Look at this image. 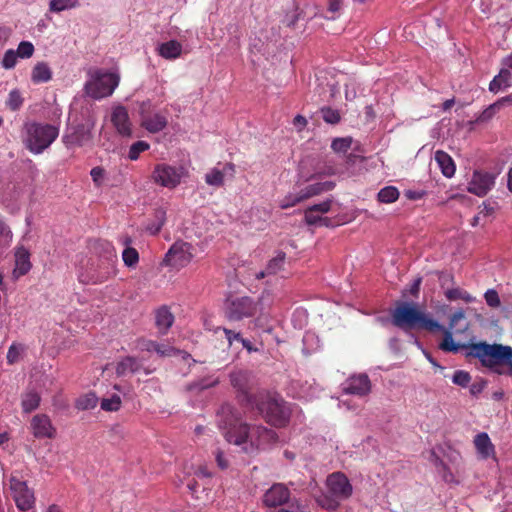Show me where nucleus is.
I'll return each mask as SVG.
<instances>
[{"label": "nucleus", "mask_w": 512, "mask_h": 512, "mask_svg": "<svg viewBox=\"0 0 512 512\" xmlns=\"http://www.w3.org/2000/svg\"><path fill=\"white\" fill-rule=\"evenodd\" d=\"M13 242V232L3 215L0 214V251H4Z\"/></svg>", "instance_id": "obj_31"}, {"label": "nucleus", "mask_w": 512, "mask_h": 512, "mask_svg": "<svg viewBox=\"0 0 512 512\" xmlns=\"http://www.w3.org/2000/svg\"><path fill=\"white\" fill-rule=\"evenodd\" d=\"M167 118L161 113L142 116L141 125L150 133L162 131L167 126Z\"/></svg>", "instance_id": "obj_24"}, {"label": "nucleus", "mask_w": 512, "mask_h": 512, "mask_svg": "<svg viewBox=\"0 0 512 512\" xmlns=\"http://www.w3.org/2000/svg\"><path fill=\"white\" fill-rule=\"evenodd\" d=\"M205 182L209 186L221 187L224 185V172L213 168L205 175Z\"/></svg>", "instance_id": "obj_42"}, {"label": "nucleus", "mask_w": 512, "mask_h": 512, "mask_svg": "<svg viewBox=\"0 0 512 512\" xmlns=\"http://www.w3.org/2000/svg\"><path fill=\"white\" fill-rule=\"evenodd\" d=\"M41 397L38 392L29 390L22 394L21 406L23 412L30 413L36 410L40 405Z\"/></svg>", "instance_id": "obj_30"}, {"label": "nucleus", "mask_w": 512, "mask_h": 512, "mask_svg": "<svg viewBox=\"0 0 512 512\" xmlns=\"http://www.w3.org/2000/svg\"><path fill=\"white\" fill-rule=\"evenodd\" d=\"M343 392L356 396H366L371 392V381L366 374L349 377L343 384Z\"/></svg>", "instance_id": "obj_18"}, {"label": "nucleus", "mask_w": 512, "mask_h": 512, "mask_svg": "<svg viewBox=\"0 0 512 512\" xmlns=\"http://www.w3.org/2000/svg\"><path fill=\"white\" fill-rule=\"evenodd\" d=\"M328 10L332 13H336L341 8V0H328Z\"/></svg>", "instance_id": "obj_63"}, {"label": "nucleus", "mask_w": 512, "mask_h": 512, "mask_svg": "<svg viewBox=\"0 0 512 512\" xmlns=\"http://www.w3.org/2000/svg\"><path fill=\"white\" fill-rule=\"evenodd\" d=\"M352 144V138H336L332 141L331 148L334 152L337 153H346Z\"/></svg>", "instance_id": "obj_49"}, {"label": "nucleus", "mask_w": 512, "mask_h": 512, "mask_svg": "<svg viewBox=\"0 0 512 512\" xmlns=\"http://www.w3.org/2000/svg\"><path fill=\"white\" fill-rule=\"evenodd\" d=\"M90 175H91V178H92L95 186L101 187L102 183H103L104 175H105V170L100 166H96L91 169Z\"/></svg>", "instance_id": "obj_57"}, {"label": "nucleus", "mask_w": 512, "mask_h": 512, "mask_svg": "<svg viewBox=\"0 0 512 512\" xmlns=\"http://www.w3.org/2000/svg\"><path fill=\"white\" fill-rule=\"evenodd\" d=\"M474 445L483 458H488L494 453V446L487 433L482 432L475 436Z\"/></svg>", "instance_id": "obj_28"}, {"label": "nucleus", "mask_w": 512, "mask_h": 512, "mask_svg": "<svg viewBox=\"0 0 512 512\" xmlns=\"http://www.w3.org/2000/svg\"><path fill=\"white\" fill-rule=\"evenodd\" d=\"M291 509L280 508L277 512H305V507L302 505L301 501L294 498L290 503Z\"/></svg>", "instance_id": "obj_60"}, {"label": "nucleus", "mask_w": 512, "mask_h": 512, "mask_svg": "<svg viewBox=\"0 0 512 512\" xmlns=\"http://www.w3.org/2000/svg\"><path fill=\"white\" fill-rule=\"evenodd\" d=\"M320 112L326 123L337 124L341 119L339 112L331 107H323Z\"/></svg>", "instance_id": "obj_52"}, {"label": "nucleus", "mask_w": 512, "mask_h": 512, "mask_svg": "<svg viewBox=\"0 0 512 512\" xmlns=\"http://www.w3.org/2000/svg\"><path fill=\"white\" fill-rule=\"evenodd\" d=\"M12 499L19 511L25 512L35 507L34 490L28 486L22 471L14 470L8 477Z\"/></svg>", "instance_id": "obj_7"}, {"label": "nucleus", "mask_w": 512, "mask_h": 512, "mask_svg": "<svg viewBox=\"0 0 512 512\" xmlns=\"http://www.w3.org/2000/svg\"><path fill=\"white\" fill-rule=\"evenodd\" d=\"M285 259V252L279 251L277 255L268 262L266 266L267 273L273 275L282 270L285 263Z\"/></svg>", "instance_id": "obj_41"}, {"label": "nucleus", "mask_w": 512, "mask_h": 512, "mask_svg": "<svg viewBox=\"0 0 512 512\" xmlns=\"http://www.w3.org/2000/svg\"><path fill=\"white\" fill-rule=\"evenodd\" d=\"M90 80L85 84L86 93L94 99L110 96L119 84V76L101 69L89 71Z\"/></svg>", "instance_id": "obj_8"}, {"label": "nucleus", "mask_w": 512, "mask_h": 512, "mask_svg": "<svg viewBox=\"0 0 512 512\" xmlns=\"http://www.w3.org/2000/svg\"><path fill=\"white\" fill-rule=\"evenodd\" d=\"M18 55L13 49H8L1 60V65L4 69H13L17 64Z\"/></svg>", "instance_id": "obj_51"}, {"label": "nucleus", "mask_w": 512, "mask_h": 512, "mask_svg": "<svg viewBox=\"0 0 512 512\" xmlns=\"http://www.w3.org/2000/svg\"><path fill=\"white\" fill-rule=\"evenodd\" d=\"M52 78V71L47 63L38 62L32 69L31 81L34 84L46 83Z\"/></svg>", "instance_id": "obj_29"}, {"label": "nucleus", "mask_w": 512, "mask_h": 512, "mask_svg": "<svg viewBox=\"0 0 512 512\" xmlns=\"http://www.w3.org/2000/svg\"><path fill=\"white\" fill-rule=\"evenodd\" d=\"M32 268L30 261V252L24 246H17L15 249V267L13 277L18 279L26 275Z\"/></svg>", "instance_id": "obj_20"}, {"label": "nucleus", "mask_w": 512, "mask_h": 512, "mask_svg": "<svg viewBox=\"0 0 512 512\" xmlns=\"http://www.w3.org/2000/svg\"><path fill=\"white\" fill-rule=\"evenodd\" d=\"M487 305L491 308H498L501 305L500 297L495 289H488L484 294Z\"/></svg>", "instance_id": "obj_54"}, {"label": "nucleus", "mask_w": 512, "mask_h": 512, "mask_svg": "<svg viewBox=\"0 0 512 512\" xmlns=\"http://www.w3.org/2000/svg\"><path fill=\"white\" fill-rule=\"evenodd\" d=\"M231 385L238 391L239 401L248 407L254 400L255 394L248 391L249 374L246 371H236L230 374Z\"/></svg>", "instance_id": "obj_17"}, {"label": "nucleus", "mask_w": 512, "mask_h": 512, "mask_svg": "<svg viewBox=\"0 0 512 512\" xmlns=\"http://www.w3.org/2000/svg\"><path fill=\"white\" fill-rule=\"evenodd\" d=\"M305 201L304 197L302 196L301 191L298 192H291L287 194L281 201H280V208L287 209L290 207H293L297 205L298 203Z\"/></svg>", "instance_id": "obj_44"}, {"label": "nucleus", "mask_w": 512, "mask_h": 512, "mask_svg": "<svg viewBox=\"0 0 512 512\" xmlns=\"http://www.w3.org/2000/svg\"><path fill=\"white\" fill-rule=\"evenodd\" d=\"M399 190L394 186H386L382 188L377 195V199L381 203H393L399 198Z\"/></svg>", "instance_id": "obj_37"}, {"label": "nucleus", "mask_w": 512, "mask_h": 512, "mask_svg": "<svg viewBox=\"0 0 512 512\" xmlns=\"http://www.w3.org/2000/svg\"><path fill=\"white\" fill-rule=\"evenodd\" d=\"M200 484L197 479L193 478L189 483L187 484V488L189 489L191 495L195 497L196 499H204L205 497H208L209 490L202 485V488L200 490Z\"/></svg>", "instance_id": "obj_47"}, {"label": "nucleus", "mask_w": 512, "mask_h": 512, "mask_svg": "<svg viewBox=\"0 0 512 512\" xmlns=\"http://www.w3.org/2000/svg\"><path fill=\"white\" fill-rule=\"evenodd\" d=\"M165 215L166 213L163 209L156 210L154 215L155 220L146 226V231L152 235L158 234L165 223Z\"/></svg>", "instance_id": "obj_39"}, {"label": "nucleus", "mask_w": 512, "mask_h": 512, "mask_svg": "<svg viewBox=\"0 0 512 512\" xmlns=\"http://www.w3.org/2000/svg\"><path fill=\"white\" fill-rule=\"evenodd\" d=\"M111 121L119 134L122 136L131 135L129 116L127 110L124 107L119 106L113 110Z\"/></svg>", "instance_id": "obj_21"}, {"label": "nucleus", "mask_w": 512, "mask_h": 512, "mask_svg": "<svg viewBox=\"0 0 512 512\" xmlns=\"http://www.w3.org/2000/svg\"><path fill=\"white\" fill-rule=\"evenodd\" d=\"M158 342L152 340H143L141 349L147 352H156Z\"/></svg>", "instance_id": "obj_62"}, {"label": "nucleus", "mask_w": 512, "mask_h": 512, "mask_svg": "<svg viewBox=\"0 0 512 512\" xmlns=\"http://www.w3.org/2000/svg\"><path fill=\"white\" fill-rule=\"evenodd\" d=\"M335 182L333 181H319L310 183L307 186L300 189L304 200L321 195L325 192L333 190Z\"/></svg>", "instance_id": "obj_23"}, {"label": "nucleus", "mask_w": 512, "mask_h": 512, "mask_svg": "<svg viewBox=\"0 0 512 512\" xmlns=\"http://www.w3.org/2000/svg\"><path fill=\"white\" fill-rule=\"evenodd\" d=\"M25 350H26V347L23 344L16 343V342L12 343L7 352V356H6L7 363L9 365H13V364L17 363L20 360L21 355L24 353Z\"/></svg>", "instance_id": "obj_40"}, {"label": "nucleus", "mask_w": 512, "mask_h": 512, "mask_svg": "<svg viewBox=\"0 0 512 512\" xmlns=\"http://www.w3.org/2000/svg\"><path fill=\"white\" fill-rule=\"evenodd\" d=\"M150 148V144L146 141L139 140L130 146L128 158L135 161L139 158L140 154L147 151Z\"/></svg>", "instance_id": "obj_45"}, {"label": "nucleus", "mask_w": 512, "mask_h": 512, "mask_svg": "<svg viewBox=\"0 0 512 512\" xmlns=\"http://www.w3.org/2000/svg\"><path fill=\"white\" fill-rule=\"evenodd\" d=\"M392 324L404 331L419 328L430 332L442 330L443 325L436 320L429 318L420 311L414 304L401 303L396 306L391 314Z\"/></svg>", "instance_id": "obj_4"}, {"label": "nucleus", "mask_w": 512, "mask_h": 512, "mask_svg": "<svg viewBox=\"0 0 512 512\" xmlns=\"http://www.w3.org/2000/svg\"><path fill=\"white\" fill-rule=\"evenodd\" d=\"M31 430L35 438H54L56 429L46 414H37L31 420Z\"/></svg>", "instance_id": "obj_19"}, {"label": "nucleus", "mask_w": 512, "mask_h": 512, "mask_svg": "<svg viewBox=\"0 0 512 512\" xmlns=\"http://www.w3.org/2000/svg\"><path fill=\"white\" fill-rule=\"evenodd\" d=\"M253 399L247 408L256 409L268 423L276 427H283L288 423L290 413L282 400L266 391L255 393Z\"/></svg>", "instance_id": "obj_5"}, {"label": "nucleus", "mask_w": 512, "mask_h": 512, "mask_svg": "<svg viewBox=\"0 0 512 512\" xmlns=\"http://www.w3.org/2000/svg\"><path fill=\"white\" fill-rule=\"evenodd\" d=\"M469 356L478 358L485 367L498 374L512 375V347L502 344L479 342L469 346Z\"/></svg>", "instance_id": "obj_2"}, {"label": "nucleus", "mask_w": 512, "mask_h": 512, "mask_svg": "<svg viewBox=\"0 0 512 512\" xmlns=\"http://www.w3.org/2000/svg\"><path fill=\"white\" fill-rule=\"evenodd\" d=\"M79 6V0H51L49 10L54 13H60L64 10L74 9Z\"/></svg>", "instance_id": "obj_38"}, {"label": "nucleus", "mask_w": 512, "mask_h": 512, "mask_svg": "<svg viewBox=\"0 0 512 512\" xmlns=\"http://www.w3.org/2000/svg\"><path fill=\"white\" fill-rule=\"evenodd\" d=\"M511 73L507 69H501L499 74L493 78L489 84V90L491 92H498L502 87L510 86Z\"/></svg>", "instance_id": "obj_32"}, {"label": "nucleus", "mask_w": 512, "mask_h": 512, "mask_svg": "<svg viewBox=\"0 0 512 512\" xmlns=\"http://www.w3.org/2000/svg\"><path fill=\"white\" fill-rule=\"evenodd\" d=\"M92 127L85 124H77L69 127L62 137L64 145L70 149L83 147L92 141Z\"/></svg>", "instance_id": "obj_14"}, {"label": "nucleus", "mask_w": 512, "mask_h": 512, "mask_svg": "<svg viewBox=\"0 0 512 512\" xmlns=\"http://www.w3.org/2000/svg\"><path fill=\"white\" fill-rule=\"evenodd\" d=\"M12 34V30L7 26H0V48L4 47V45L9 40Z\"/></svg>", "instance_id": "obj_61"}, {"label": "nucleus", "mask_w": 512, "mask_h": 512, "mask_svg": "<svg viewBox=\"0 0 512 512\" xmlns=\"http://www.w3.org/2000/svg\"><path fill=\"white\" fill-rule=\"evenodd\" d=\"M121 407V398L114 394L110 398H104L101 401V408L105 411H118Z\"/></svg>", "instance_id": "obj_48"}, {"label": "nucleus", "mask_w": 512, "mask_h": 512, "mask_svg": "<svg viewBox=\"0 0 512 512\" xmlns=\"http://www.w3.org/2000/svg\"><path fill=\"white\" fill-rule=\"evenodd\" d=\"M445 296L449 301L463 300L466 303H472L476 300L474 296L461 288L448 289Z\"/></svg>", "instance_id": "obj_35"}, {"label": "nucleus", "mask_w": 512, "mask_h": 512, "mask_svg": "<svg viewBox=\"0 0 512 512\" xmlns=\"http://www.w3.org/2000/svg\"><path fill=\"white\" fill-rule=\"evenodd\" d=\"M495 185V176L489 172L474 171L467 190L478 196L484 197Z\"/></svg>", "instance_id": "obj_16"}, {"label": "nucleus", "mask_w": 512, "mask_h": 512, "mask_svg": "<svg viewBox=\"0 0 512 512\" xmlns=\"http://www.w3.org/2000/svg\"><path fill=\"white\" fill-rule=\"evenodd\" d=\"M465 318V313L462 309L457 310L455 313H453L450 317L449 321V328L447 330H453L455 329L456 332H459L460 330L456 329V326L459 321L463 320Z\"/></svg>", "instance_id": "obj_58"}, {"label": "nucleus", "mask_w": 512, "mask_h": 512, "mask_svg": "<svg viewBox=\"0 0 512 512\" xmlns=\"http://www.w3.org/2000/svg\"><path fill=\"white\" fill-rule=\"evenodd\" d=\"M215 459L218 467L221 468L222 470L227 469L229 467V461L222 450L217 449L215 451Z\"/></svg>", "instance_id": "obj_59"}, {"label": "nucleus", "mask_w": 512, "mask_h": 512, "mask_svg": "<svg viewBox=\"0 0 512 512\" xmlns=\"http://www.w3.org/2000/svg\"><path fill=\"white\" fill-rule=\"evenodd\" d=\"M512 101V97H504L501 100H498L497 102L493 103L489 107H487L478 117L479 122H485L491 119L497 111L503 106L505 102Z\"/></svg>", "instance_id": "obj_36"}, {"label": "nucleus", "mask_w": 512, "mask_h": 512, "mask_svg": "<svg viewBox=\"0 0 512 512\" xmlns=\"http://www.w3.org/2000/svg\"><path fill=\"white\" fill-rule=\"evenodd\" d=\"M219 330H222L224 335H225V338L227 339V342H228V345L229 346H232L233 342L234 341H237V342H242V340L244 339L241 335V333L239 332H235L234 330H230V329H227V328H221V327H218L216 332L219 331Z\"/></svg>", "instance_id": "obj_56"}, {"label": "nucleus", "mask_w": 512, "mask_h": 512, "mask_svg": "<svg viewBox=\"0 0 512 512\" xmlns=\"http://www.w3.org/2000/svg\"><path fill=\"white\" fill-rule=\"evenodd\" d=\"M217 417L218 426L226 441L242 446V450L246 453L251 452L255 446L273 444L278 440L274 430L261 425L250 427L243 422L241 413L231 404H223Z\"/></svg>", "instance_id": "obj_1"}, {"label": "nucleus", "mask_w": 512, "mask_h": 512, "mask_svg": "<svg viewBox=\"0 0 512 512\" xmlns=\"http://www.w3.org/2000/svg\"><path fill=\"white\" fill-rule=\"evenodd\" d=\"M35 51L34 45L29 41H21L15 51L19 58L28 59L33 56Z\"/></svg>", "instance_id": "obj_50"}, {"label": "nucleus", "mask_w": 512, "mask_h": 512, "mask_svg": "<svg viewBox=\"0 0 512 512\" xmlns=\"http://www.w3.org/2000/svg\"><path fill=\"white\" fill-rule=\"evenodd\" d=\"M435 160L444 176L450 178L455 174L456 167L452 157L448 153L441 150L436 151Z\"/></svg>", "instance_id": "obj_26"}, {"label": "nucleus", "mask_w": 512, "mask_h": 512, "mask_svg": "<svg viewBox=\"0 0 512 512\" xmlns=\"http://www.w3.org/2000/svg\"><path fill=\"white\" fill-rule=\"evenodd\" d=\"M332 199H327L319 204L309 206L304 213V219L309 226L334 227L335 221L329 217L323 216L331 210Z\"/></svg>", "instance_id": "obj_12"}, {"label": "nucleus", "mask_w": 512, "mask_h": 512, "mask_svg": "<svg viewBox=\"0 0 512 512\" xmlns=\"http://www.w3.org/2000/svg\"><path fill=\"white\" fill-rule=\"evenodd\" d=\"M192 246L187 242H175L166 253L164 261L176 269L187 266L192 258Z\"/></svg>", "instance_id": "obj_13"}, {"label": "nucleus", "mask_w": 512, "mask_h": 512, "mask_svg": "<svg viewBox=\"0 0 512 512\" xmlns=\"http://www.w3.org/2000/svg\"><path fill=\"white\" fill-rule=\"evenodd\" d=\"M159 55L165 59L173 60L180 57L182 45L176 40H170L162 43L158 47Z\"/></svg>", "instance_id": "obj_27"}, {"label": "nucleus", "mask_w": 512, "mask_h": 512, "mask_svg": "<svg viewBox=\"0 0 512 512\" xmlns=\"http://www.w3.org/2000/svg\"><path fill=\"white\" fill-rule=\"evenodd\" d=\"M438 331L439 330H436L435 332H438ZM440 331L443 332V335H444L443 340L439 345V348L441 350L446 351V352L456 353L463 347V345H460V344H457L454 342L451 330H447L446 328L443 327V329Z\"/></svg>", "instance_id": "obj_33"}, {"label": "nucleus", "mask_w": 512, "mask_h": 512, "mask_svg": "<svg viewBox=\"0 0 512 512\" xmlns=\"http://www.w3.org/2000/svg\"><path fill=\"white\" fill-rule=\"evenodd\" d=\"M23 102H24V99H23L20 91L17 89H14V90L10 91V93L8 95V98L6 100V106L11 111H17L21 108V106L23 105Z\"/></svg>", "instance_id": "obj_43"}, {"label": "nucleus", "mask_w": 512, "mask_h": 512, "mask_svg": "<svg viewBox=\"0 0 512 512\" xmlns=\"http://www.w3.org/2000/svg\"><path fill=\"white\" fill-rule=\"evenodd\" d=\"M97 403H98V398H97L96 394L93 392H89V393L81 395L80 397H78L76 399L75 407L78 410L84 411V410H89V409L95 408Z\"/></svg>", "instance_id": "obj_34"}, {"label": "nucleus", "mask_w": 512, "mask_h": 512, "mask_svg": "<svg viewBox=\"0 0 512 512\" xmlns=\"http://www.w3.org/2000/svg\"><path fill=\"white\" fill-rule=\"evenodd\" d=\"M187 175V170L183 166H172L166 163L156 164L151 174L152 181L168 189L176 188L183 177Z\"/></svg>", "instance_id": "obj_10"}, {"label": "nucleus", "mask_w": 512, "mask_h": 512, "mask_svg": "<svg viewBox=\"0 0 512 512\" xmlns=\"http://www.w3.org/2000/svg\"><path fill=\"white\" fill-rule=\"evenodd\" d=\"M25 147L33 154L46 150L58 137V127L51 124L30 122L25 124Z\"/></svg>", "instance_id": "obj_6"}, {"label": "nucleus", "mask_w": 512, "mask_h": 512, "mask_svg": "<svg viewBox=\"0 0 512 512\" xmlns=\"http://www.w3.org/2000/svg\"><path fill=\"white\" fill-rule=\"evenodd\" d=\"M156 353L161 357H172L181 353V351L169 344L158 343Z\"/></svg>", "instance_id": "obj_53"}, {"label": "nucleus", "mask_w": 512, "mask_h": 512, "mask_svg": "<svg viewBox=\"0 0 512 512\" xmlns=\"http://www.w3.org/2000/svg\"><path fill=\"white\" fill-rule=\"evenodd\" d=\"M173 322L174 316L166 306L160 307L156 311L155 324L161 334H166Z\"/></svg>", "instance_id": "obj_25"}, {"label": "nucleus", "mask_w": 512, "mask_h": 512, "mask_svg": "<svg viewBox=\"0 0 512 512\" xmlns=\"http://www.w3.org/2000/svg\"><path fill=\"white\" fill-rule=\"evenodd\" d=\"M291 492L284 483H274L263 494L262 502L265 507L277 508L290 502Z\"/></svg>", "instance_id": "obj_15"}, {"label": "nucleus", "mask_w": 512, "mask_h": 512, "mask_svg": "<svg viewBox=\"0 0 512 512\" xmlns=\"http://www.w3.org/2000/svg\"><path fill=\"white\" fill-rule=\"evenodd\" d=\"M259 310V302L251 297H236L228 302L225 315L231 321H240L256 315Z\"/></svg>", "instance_id": "obj_11"}, {"label": "nucleus", "mask_w": 512, "mask_h": 512, "mask_svg": "<svg viewBox=\"0 0 512 512\" xmlns=\"http://www.w3.org/2000/svg\"><path fill=\"white\" fill-rule=\"evenodd\" d=\"M122 259L127 267H135L139 262V253L135 248L126 247L122 252Z\"/></svg>", "instance_id": "obj_46"}, {"label": "nucleus", "mask_w": 512, "mask_h": 512, "mask_svg": "<svg viewBox=\"0 0 512 512\" xmlns=\"http://www.w3.org/2000/svg\"><path fill=\"white\" fill-rule=\"evenodd\" d=\"M470 380L471 376L469 373L463 370L456 371L452 377L453 383L461 387H466L470 383Z\"/></svg>", "instance_id": "obj_55"}, {"label": "nucleus", "mask_w": 512, "mask_h": 512, "mask_svg": "<svg viewBox=\"0 0 512 512\" xmlns=\"http://www.w3.org/2000/svg\"><path fill=\"white\" fill-rule=\"evenodd\" d=\"M143 367L140 359L133 356H125L121 358L115 367V373L117 376H125L128 373H137Z\"/></svg>", "instance_id": "obj_22"}, {"label": "nucleus", "mask_w": 512, "mask_h": 512, "mask_svg": "<svg viewBox=\"0 0 512 512\" xmlns=\"http://www.w3.org/2000/svg\"><path fill=\"white\" fill-rule=\"evenodd\" d=\"M502 69L512 70V52L502 60Z\"/></svg>", "instance_id": "obj_64"}, {"label": "nucleus", "mask_w": 512, "mask_h": 512, "mask_svg": "<svg viewBox=\"0 0 512 512\" xmlns=\"http://www.w3.org/2000/svg\"><path fill=\"white\" fill-rule=\"evenodd\" d=\"M95 251L98 257L90 264L87 280L82 281L101 284L117 274L118 258L114 246L109 241H98L95 245Z\"/></svg>", "instance_id": "obj_3"}, {"label": "nucleus", "mask_w": 512, "mask_h": 512, "mask_svg": "<svg viewBox=\"0 0 512 512\" xmlns=\"http://www.w3.org/2000/svg\"><path fill=\"white\" fill-rule=\"evenodd\" d=\"M327 487L331 498H327V503H323V506L329 509H336L340 500H345L352 494V486L348 478L341 472H336L328 476Z\"/></svg>", "instance_id": "obj_9"}]
</instances>
